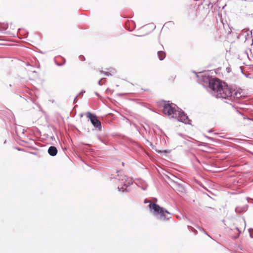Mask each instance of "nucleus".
<instances>
[{
  "instance_id": "f257e3e1",
  "label": "nucleus",
  "mask_w": 253,
  "mask_h": 253,
  "mask_svg": "<svg viewBox=\"0 0 253 253\" xmlns=\"http://www.w3.org/2000/svg\"><path fill=\"white\" fill-rule=\"evenodd\" d=\"M176 108L178 109L175 104L173 103L170 104L169 101H168V103H165L163 109V112L164 114L169 117L177 119L179 122H183L186 124H191V120L188 118L184 112L181 109L180 110H177Z\"/></svg>"
},
{
  "instance_id": "f03ea898",
  "label": "nucleus",
  "mask_w": 253,
  "mask_h": 253,
  "mask_svg": "<svg viewBox=\"0 0 253 253\" xmlns=\"http://www.w3.org/2000/svg\"><path fill=\"white\" fill-rule=\"evenodd\" d=\"M222 85V90L220 89L218 94L215 95L217 98L226 99L228 100H233L234 99L240 98L243 95L239 90L233 89L226 84L225 83Z\"/></svg>"
},
{
  "instance_id": "7ed1b4c3",
  "label": "nucleus",
  "mask_w": 253,
  "mask_h": 253,
  "mask_svg": "<svg viewBox=\"0 0 253 253\" xmlns=\"http://www.w3.org/2000/svg\"><path fill=\"white\" fill-rule=\"evenodd\" d=\"M200 80L203 83H208L209 87L216 94H218L220 89L222 90L223 83L216 78H212L205 74L201 75Z\"/></svg>"
},
{
  "instance_id": "20e7f679",
  "label": "nucleus",
  "mask_w": 253,
  "mask_h": 253,
  "mask_svg": "<svg viewBox=\"0 0 253 253\" xmlns=\"http://www.w3.org/2000/svg\"><path fill=\"white\" fill-rule=\"evenodd\" d=\"M149 207L151 210H153V213L155 215H159L161 219L165 220L169 218L168 215L170 214L169 212L158 205L155 203H150Z\"/></svg>"
},
{
  "instance_id": "39448f33",
  "label": "nucleus",
  "mask_w": 253,
  "mask_h": 253,
  "mask_svg": "<svg viewBox=\"0 0 253 253\" xmlns=\"http://www.w3.org/2000/svg\"><path fill=\"white\" fill-rule=\"evenodd\" d=\"M132 183L133 179L132 178L124 175L119 182L118 185L119 191L124 192L126 189V187L132 184Z\"/></svg>"
},
{
  "instance_id": "423d86ee",
  "label": "nucleus",
  "mask_w": 253,
  "mask_h": 253,
  "mask_svg": "<svg viewBox=\"0 0 253 253\" xmlns=\"http://www.w3.org/2000/svg\"><path fill=\"white\" fill-rule=\"evenodd\" d=\"M86 117L89 119L92 125L98 129H100L101 127V122L98 119L96 116L92 114L90 112L86 113Z\"/></svg>"
},
{
  "instance_id": "0eeeda50",
  "label": "nucleus",
  "mask_w": 253,
  "mask_h": 253,
  "mask_svg": "<svg viewBox=\"0 0 253 253\" xmlns=\"http://www.w3.org/2000/svg\"><path fill=\"white\" fill-rule=\"evenodd\" d=\"M236 229L239 232L241 233L244 231L246 228V223L244 220L240 219L237 220L235 223Z\"/></svg>"
},
{
  "instance_id": "6e6552de",
  "label": "nucleus",
  "mask_w": 253,
  "mask_h": 253,
  "mask_svg": "<svg viewBox=\"0 0 253 253\" xmlns=\"http://www.w3.org/2000/svg\"><path fill=\"white\" fill-rule=\"evenodd\" d=\"M241 36H244L245 38V41L251 40L252 39V31H249V29H243L240 34Z\"/></svg>"
},
{
  "instance_id": "1a4fd4ad",
  "label": "nucleus",
  "mask_w": 253,
  "mask_h": 253,
  "mask_svg": "<svg viewBox=\"0 0 253 253\" xmlns=\"http://www.w3.org/2000/svg\"><path fill=\"white\" fill-rule=\"evenodd\" d=\"M48 153L52 157L56 155L57 153V149L56 147L54 146H51L48 148Z\"/></svg>"
},
{
  "instance_id": "9d476101",
  "label": "nucleus",
  "mask_w": 253,
  "mask_h": 253,
  "mask_svg": "<svg viewBox=\"0 0 253 253\" xmlns=\"http://www.w3.org/2000/svg\"><path fill=\"white\" fill-rule=\"evenodd\" d=\"M157 54H158L159 59L160 60H164L165 59V58L166 57V53L163 51H159L157 52Z\"/></svg>"
},
{
  "instance_id": "9b49d317",
  "label": "nucleus",
  "mask_w": 253,
  "mask_h": 253,
  "mask_svg": "<svg viewBox=\"0 0 253 253\" xmlns=\"http://www.w3.org/2000/svg\"><path fill=\"white\" fill-rule=\"evenodd\" d=\"M158 152L161 154H163V153L165 154V153L169 152V151H167V150H164V151H159Z\"/></svg>"
},
{
  "instance_id": "f8f14e48",
  "label": "nucleus",
  "mask_w": 253,
  "mask_h": 253,
  "mask_svg": "<svg viewBox=\"0 0 253 253\" xmlns=\"http://www.w3.org/2000/svg\"><path fill=\"white\" fill-rule=\"evenodd\" d=\"M79 58H80V59L81 61H84V60H85V57H84L83 55H80V56H79Z\"/></svg>"
},
{
  "instance_id": "ddd939ff",
  "label": "nucleus",
  "mask_w": 253,
  "mask_h": 253,
  "mask_svg": "<svg viewBox=\"0 0 253 253\" xmlns=\"http://www.w3.org/2000/svg\"><path fill=\"white\" fill-rule=\"evenodd\" d=\"M101 72L103 73H104V74L105 75L108 76H109L110 75H111V74L110 73H109V72H104L103 71H102Z\"/></svg>"
},
{
  "instance_id": "4468645a",
  "label": "nucleus",
  "mask_w": 253,
  "mask_h": 253,
  "mask_svg": "<svg viewBox=\"0 0 253 253\" xmlns=\"http://www.w3.org/2000/svg\"><path fill=\"white\" fill-rule=\"evenodd\" d=\"M78 96V95H77V96L75 97V98H74V103H76L77 102V101H78V99H77Z\"/></svg>"
},
{
  "instance_id": "2eb2a0df",
  "label": "nucleus",
  "mask_w": 253,
  "mask_h": 253,
  "mask_svg": "<svg viewBox=\"0 0 253 253\" xmlns=\"http://www.w3.org/2000/svg\"><path fill=\"white\" fill-rule=\"evenodd\" d=\"M102 80V79H101V80H99V81L98 82V84L99 85H102V84H103V83L101 82V80Z\"/></svg>"
},
{
  "instance_id": "dca6fc26",
  "label": "nucleus",
  "mask_w": 253,
  "mask_h": 253,
  "mask_svg": "<svg viewBox=\"0 0 253 253\" xmlns=\"http://www.w3.org/2000/svg\"><path fill=\"white\" fill-rule=\"evenodd\" d=\"M85 92V90H83L82 91H81L79 93V94L78 95V96L80 94H83Z\"/></svg>"
},
{
  "instance_id": "f3484780",
  "label": "nucleus",
  "mask_w": 253,
  "mask_h": 253,
  "mask_svg": "<svg viewBox=\"0 0 253 253\" xmlns=\"http://www.w3.org/2000/svg\"><path fill=\"white\" fill-rule=\"evenodd\" d=\"M207 138H208L209 139H211V140H213V139L212 137H209V136H207Z\"/></svg>"
},
{
  "instance_id": "a211bd4d",
  "label": "nucleus",
  "mask_w": 253,
  "mask_h": 253,
  "mask_svg": "<svg viewBox=\"0 0 253 253\" xmlns=\"http://www.w3.org/2000/svg\"><path fill=\"white\" fill-rule=\"evenodd\" d=\"M95 94L98 96L99 97V94L97 92H95Z\"/></svg>"
},
{
  "instance_id": "6ab92c4d",
  "label": "nucleus",
  "mask_w": 253,
  "mask_h": 253,
  "mask_svg": "<svg viewBox=\"0 0 253 253\" xmlns=\"http://www.w3.org/2000/svg\"><path fill=\"white\" fill-rule=\"evenodd\" d=\"M57 64V65H58V66H61V65H62V64Z\"/></svg>"
},
{
  "instance_id": "aec40b11",
  "label": "nucleus",
  "mask_w": 253,
  "mask_h": 253,
  "mask_svg": "<svg viewBox=\"0 0 253 253\" xmlns=\"http://www.w3.org/2000/svg\"><path fill=\"white\" fill-rule=\"evenodd\" d=\"M145 203H147V201H145Z\"/></svg>"
}]
</instances>
